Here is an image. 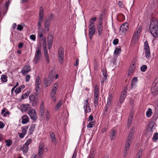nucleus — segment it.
<instances>
[{
  "mask_svg": "<svg viewBox=\"0 0 158 158\" xmlns=\"http://www.w3.org/2000/svg\"><path fill=\"white\" fill-rule=\"evenodd\" d=\"M152 18L149 27V30L155 38H158V22L156 19Z\"/></svg>",
  "mask_w": 158,
  "mask_h": 158,
  "instance_id": "nucleus-1",
  "label": "nucleus"
},
{
  "mask_svg": "<svg viewBox=\"0 0 158 158\" xmlns=\"http://www.w3.org/2000/svg\"><path fill=\"white\" fill-rule=\"evenodd\" d=\"M151 91L152 94L154 97L158 94V78H156L153 82Z\"/></svg>",
  "mask_w": 158,
  "mask_h": 158,
  "instance_id": "nucleus-2",
  "label": "nucleus"
},
{
  "mask_svg": "<svg viewBox=\"0 0 158 158\" xmlns=\"http://www.w3.org/2000/svg\"><path fill=\"white\" fill-rule=\"evenodd\" d=\"M38 95L37 93H35L33 95H30L29 99L30 102L32 103V106L35 107L39 104Z\"/></svg>",
  "mask_w": 158,
  "mask_h": 158,
  "instance_id": "nucleus-3",
  "label": "nucleus"
},
{
  "mask_svg": "<svg viewBox=\"0 0 158 158\" xmlns=\"http://www.w3.org/2000/svg\"><path fill=\"white\" fill-rule=\"evenodd\" d=\"M50 21L49 19L46 18H45L44 22V31L47 33L49 31Z\"/></svg>",
  "mask_w": 158,
  "mask_h": 158,
  "instance_id": "nucleus-4",
  "label": "nucleus"
},
{
  "mask_svg": "<svg viewBox=\"0 0 158 158\" xmlns=\"http://www.w3.org/2000/svg\"><path fill=\"white\" fill-rule=\"evenodd\" d=\"M28 114L32 119L35 121L37 119V117L35 110L33 109H30L28 110Z\"/></svg>",
  "mask_w": 158,
  "mask_h": 158,
  "instance_id": "nucleus-5",
  "label": "nucleus"
},
{
  "mask_svg": "<svg viewBox=\"0 0 158 158\" xmlns=\"http://www.w3.org/2000/svg\"><path fill=\"white\" fill-rule=\"evenodd\" d=\"M41 55V51L36 50L33 59L34 61L35 64H37L39 61Z\"/></svg>",
  "mask_w": 158,
  "mask_h": 158,
  "instance_id": "nucleus-6",
  "label": "nucleus"
},
{
  "mask_svg": "<svg viewBox=\"0 0 158 158\" xmlns=\"http://www.w3.org/2000/svg\"><path fill=\"white\" fill-rule=\"evenodd\" d=\"M31 71L30 66L28 65H27L24 66L21 71L23 76H25L26 74Z\"/></svg>",
  "mask_w": 158,
  "mask_h": 158,
  "instance_id": "nucleus-7",
  "label": "nucleus"
},
{
  "mask_svg": "<svg viewBox=\"0 0 158 158\" xmlns=\"http://www.w3.org/2000/svg\"><path fill=\"white\" fill-rule=\"evenodd\" d=\"M53 35L52 33H49L48 36V48L49 49L52 46L53 41Z\"/></svg>",
  "mask_w": 158,
  "mask_h": 158,
  "instance_id": "nucleus-8",
  "label": "nucleus"
},
{
  "mask_svg": "<svg viewBox=\"0 0 158 158\" xmlns=\"http://www.w3.org/2000/svg\"><path fill=\"white\" fill-rule=\"evenodd\" d=\"M88 98L84 101V108L85 110V112L86 113L89 112L91 111L90 108L89 106V104L88 102Z\"/></svg>",
  "mask_w": 158,
  "mask_h": 158,
  "instance_id": "nucleus-9",
  "label": "nucleus"
},
{
  "mask_svg": "<svg viewBox=\"0 0 158 158\" xmlns=\"http://www.w3.org/2000/svg\"><path fill=\"white\" fill-rule=\"evenodd\" d=\"M128 24L127 23H125L120 26V31L122 33H125L128 29Z\"/></svg>",
  "mask_w": 158,
  "mask_h": 158,
  "instance_id": "nucleus-10",
  "label": "nucleus"
},
{
  "mask_svg": "<svg viewBox=\"0 0 158 158\" xmlns=\"http://www.w3.org/2000/svg\"><path fill=\"white\" fill-rule=\"evenodd\" d=\"M89 37L90 39H91L95 32V27H93V26L89 27Z\"/></svg>",
  "mask_w": 158,
  "mask_h": 158,
  "instance_id": "nucleus-11",
  "label": "nucleus"
},
{
  "mask_svg": "<svg viewBox=\"0 0 158 158\" xmlns=\"http://www.w3.org/2000/svg\"><path fill=\"white\" fill-rule=\"evenodd\" d=\"M44 152V146L42 143L40 144L38 148V155L39 157H41Z\"/></svg>",
  "mask_w": 158,
  "mask_h": 158,
  "instance_id": "nucleus-12",
  "label": "nucleus"
},
{
  "mask_svg": "<svg viewBox=\"0 0 158 158\" xmlns=\"http://www.w3.org/2000/svg\"><path fill=\"white\" fill-rule=\"evenodd\" d=\"M57 88L58 85L56 83H55L54 84V86L52 88V90L51 94V96L52 98L55 97V95L56 93Z\"/></svg>",
  "mask_w": 158,
  "mask_h": 158,
  "instance_id": "nucleus-13",
  "label": "nucleus"
},
{
  "mask_svg": "<svg viewBox=\"0 0 158 158\" xmlns=\"http://www.w3.org/2000/svg\"><path fill=\"white\" fill-rule=\"evenodd\" d=\"M41 80L39 76H37L35 82V86L36 88V91H38V89H40L39 85L41 84Z\"/></svg>",
  "mask_w": 158,
  "mask_h": 158,
  "instance_id": "nucleus-14",
  "label": "nucleus"
},
{
  "mask_svg": "<svg viewBox=\"0 0 158 158\" xmlns=\"http://www.w3.org/2000/svg\"><path fill=\"white\" fill-rule=\"evenodd\" d=\"M116 133L117 131L115 129H113L111 130L110 134V138L111 141L115 138Z\"/></svg>",
  "mask_w": 158,
  "mask_h": 158,
  "instance_id": "nucleus-15",
  "label": "nucleus"
},
{
  "mask_svg": "<svg viewBox=\"0 0 158 158\" xmlns=\"http://www.w3.org/2000/svg\"><path fill=\"white\" fill-rule=\"evenodd\" d=\"M22 123L23 124L27 123L29 121V118L26 115H24L22 118Z\"/></svg>",
  "mask_w": 158,
  "mask_h": 158,
  "instance_id": "nucleus-16",
  "label": "nucleus"
},
{
  "mask_svg": "<svg viewBox=\"0 0 158 158\" xmlns=\"http://www.w3.org/2000/svg\"><path fill=\"white\" fill-rule=\"evenodd\" d=\"M97 20V17H94L93 18H91L89 20V24L88 27L89 28L90 27H91L93 26V27H95L94 26V22L95 21Z\"/></svg>",
  "mask_w": 158,
  "mask_h": 158,
  "instance_id": "nucleus-17",
  "label": "nucleus"
},
{
  "mask_svg": "<svg viewBox=\"0 0 158 158\" xmlns=\"http://www.w3.org/2000/svg\"><path fill=\"white\" fill-rule=\"evenodd\" d=\"M110 105L106 104L104 109L103 112V116H106L107 114L108 108L110 107Z\"/></svg>",
  "mask_w": 158,
  "mask_h": 158,
  "instance_id": "nucleus-18",
  "label": "nucleus"
},
{
  "mask_svg": "<svg viewBox=\"0 0 158 158\" xmlns=\"http://www.w3.org/2000/svg\"><path fill=\"white\" fill-rule=\"evenodd\" d=\"M102 23H100L98 26V35H100L102 34Z\"/></svg>",
  "mask_w": 158,
  "mask_h": 158,
  "instance_id": "nucleus-19",
  "label": "nucleus"
},
{
  "mask_svg": "<svg viewBox=\"0 0 158 158\" xmlns=\"http://www.w3.org/2000/svg\"><path fill=\"white\" fill-rule=\"evenodd\" d=\"M102 74L103 76V82H104L107 79V70L106 69H103V70H102Z\"/></svg>",
  "mask_w": 158,
  "mask_h": 158,
  "instance_id": "nucleus-20",
  "label": "nucleus"
},
{
  "mask_svg": "<svg viewBox=\"0 0 158 158\" xmlns=\"http://www.w3.org/2000/svg\"><path fill=\"white\" fill-rule=\"evenodd\" d=\"M52 81V79L47 80L46 78H45L44 79V84L46 85V86L47 87L50 85Z\"/></svg>",
  "mask_w": 158,
  "mask_h": 158,
  "instance_id": "nucleus-21",
  "label": "nucleus"
},
{
  "mask_svg": "<svg viewBox=\"0 0 158 158\" xmlns=\"http://www.w3.org/2000/svg\"><path fill=\"white\" fill-rule=\"evenodd\" d=\"M30 92V90H28L27 92L23 94L21 98L20 99V100H21L27 98L28 97Z\"/></svg>",
  "mask_w": 158,
  "mask_h": 158,
  "instance_id": "nucleus-22",
  "label": "nucleus"
},
{
  "mask_svg": "<svg viewBox=\"0 0 158 158\" xmlns=\"http://www.w3.org/2000/svg\"><path fill=\"white\" fill-rule=\"evenodd\" d=\"M22 150L24 154L27 153L29 150L28 146L24 144L22 147Z\"/></svg>",
  "mask_w": 158,
  "mask_h": 158,
  "instance_id": "nucleus-23",
  "label": "nucleus"
},
{
  "mask_svg": "<svg viewBox=\"0 0 158 158\" xmlns=\"http://www.w3.org/2000/svg\"><path fill=\"white\" fill-rule=\"evenodd\" d=\"M154 124L153 123L151 122L148 125V131L149 132H152V129L154 127Z\"/></svg>",
  "mask_w": 158,
  "mask_h": 158,
  "instance_id": "nucleus-24",
  "label": "nucleus"
},
{
  "mask_svg": "<svg viewBox=\"0 0 158 158\" xmlns=\"http://www.w3.org/2000/svg\"><path fill=\"white\" fill-rule=\"evenodd\" d=\"M22 106L23 110L24 111H27L28 109L30 107V105L28 104H23Z\"/></svg>",
  "mask_w": 158,
  "mask_h": 158,
  "instance_id": "nucleus-25",
  "label": "nucleus"
},
{
  "mask_svg": "<svg viewBox=\"0 0 158 158\" xmlns=\"http://www.w3.org/2000/svg\"><path fill=\"white\" fill-rule=\"evenodd\" d=\"M142 29V26H140L138 28V29L137 30L136 32V33H135V34L133 36V37H135L137 39L138 38L139 35H138V33H140V31Z\"/></svg>",
  "mask_w": 158,
  "mask_h": 158,
  "instance_id": "nucleus-26",
  "label": "nucleus"
},
{
  "mask_svg": "<svg viewBox=\"0 0 158 158\" xmlns=\"http://www.w3.org/2000/svg\"><path fill=\"white\" fill-rule=\"evenodd\" d=\"M50 137L52 141L54 142L56 141L55 135L53 132L50 133Z\"/></svg>",
  "mask_w": 158,
  "mask_h": 158,
  "instance_id": "nucleus-27",
  "label": "nucleus"
},
{
  "mask_svg": "<svg viewBox=\"0 0 158 158\" xmlns=\"http://www.w3.org/2000/svg\"><path fill=\"white\" fill-rule=\"evenodd\" d=\"M152 113V110L150 108H148V110L146 112V115L148 117H150L151 116Z\"/></svg>",
  "mask_w": 158,
  "mask_h": 158,
  "instance_id": "nucleus-28",
  "label": "nucleus"
},
{
  "mask_svg": "<svg viewBox=\"0 0 158 158\" xmlns=\"http://www.w3.org/2000/svg\"><path fill=\"white\" fill-rule=\"evenodd\" d=\"M44 57L48 62V63H49L50 62L49 57L48 54V50L45 51H44Z\"/></svg>",
  "mask_w": 158,
  "mask_h": 158,
  "instance_id": "nucleus-29",
  "label": "nucleus"
},
{
  "mask_svg": "<svg viewBox=\"0 0 158 158\" xmlns=\"http://www.w3.org/2000/svg\"><path fill=\"white\" fill-rule=\"evenodd\" d=\"M121 51V47L120 46H118V48H116L114 51V53L115 55H119Z\"/></svg>",
  "mask_w": 158,
  "mask_h": 158,
  "instance_id": "nucleus-30",
  "label": "nucleus"
},
{
  "mask_svg": "<svg viewBox=\"0 0 158 158\" xmlns=\"http://www.w3.org/2000/svg\"><path fill=\"white\" fill-rule=\"evenodd\" d=\"M135 63H132V64L130 65L129 69V71L131 73H132L134 71L135 69Z\"/></svg>",
  "mask_w": 158,
  "mask_h": 158,
  "instance_id": "nucleus-31",
  "label": "nucleus"
},
{
  "mask_svg": "<svg viewBox=\"0 0 158 158\" xmlns=\"http://www.w3.org/2000/svg\"><path fill=\"white\" fill-rule=\"evenodd\" d=\"M113 99V95L112 94H109V97L108 98L107 102V104L109 105H110L111 101Z\"/></svg>",
  "mask_w": 158,
  "mask_h": 158,
  "instance_id": "nucleus-32",
  "label": "nucleus"
},
{
  "mask_svg": "<svg viewBox=\"0 0 158 158\" xmlns=\"http://www.w3.org/2000/svg\"><path fill=\"white\" fill-rule=\"evenodd\" d=\"M63 101L62 100H60L58 103L55 106V109L56 110H58V109L61 106L62 104Z\"/></svg>",
  "mask_w": 158,
  "mask_h": 158,
  "instance_id": "nucleus-33",
  "label": "nucleus"
},
{
  "mask_svg": "<svg viewBox=\"0 0 158 158\" xmlns=\"http://www.w3.org/2000/svg\"><path fill=\"white\" fill-rule=\"evenodd\" d=\"M135 127H132V129L130 130V133H129L128 137H129L132 138L133 136L134 132L135 131Z\"/></svg>",
  "mask_w": 158,
  "mask_h": 158,
  "instance_id": "nucleus-34",
  "label": "nucleus"
},
{
  "mask_svg": "<svg viewBox=\"0 0 158 158\" xmlns=\"http://www.w3.org/2000/svg\"><path fill=\"white\" fill-rule=\"evenodd\" d=\"M58 55L59 62L60 64H61L63 62V60H64V55H61L60 54H58Z\"/></svg>",
  "mask_w": 158,
  "mask_h": 158,
  "instance_id": "nucleus-35",
  "label": "nucleus"
},
{
  "mask_svg": "<svg viewBox=\"0 0 158 158\" xmlns=\"http://www.w3.org/2000/svg\"><path fill=\"white\" fill-rule=\"evenodd\" d=\"M7 77L6 75L3 74L1 76V80L4 82H6L7 81Z\"/></svg>",
  "mask_w": 158,
  "mask_h": 158,
  "instance_id": "nucleus-36",
  "label": "nucleus"
},
{
  "mask_svg": "<svg viewBox=\"0 0 158 158\" xmlns=\"http://www.w3.org/2000/svg\"><path fill=\"white\" fill-rule=\"evenodd\" d=\"M35 124H32L31 125V126L30 127L29 131V134H32V133L34 131L35 127Z\"/></svg>",
  "mask_w": 158,
  "mask_h": 158,
  "instance_id": "nucleus-37",
  "label": "nucleus"
},
{
  "mask_svg": "<svg viewBox=\"0 0 158 158\" xmlns=\"http://www.w3.org/2000/svg\"><path fill=\"white\" fill-rule=\"evenodd\" d=\"M145 55L147 58H149L150 56V49L145 50Z\"/></svg>",
  "mask_w": 158,
  "mask_h": 158,
  "instance_id": "nucleus-38",
  "label": "nucleus"
},
{
  "mask_svg": "<svg viewBox=\"0 0 158 158\" xmlns=\"http://www.w3.org/2000/svg\"><path fill=\"white\" fill-rule=\"evenodd\" d=\"M44 16V10L43 7L42 6L40 7L39 17H43Z\"/></svg>",
  "mask_w": 158,
  "mask_h": 158,
  "instance_id": "nucleus-39",
  "label": "nucleus"
},
{
  "mask_svg": "<svg viewBox=\"0 0 158 158\" xmlns=\"http://www.w3.org/2000/svg\"><path fill=\"white\" fill-rule=\"evenodd\" d=\"M144 50L150 49L148 45V42L147 40H146L144 42Z\"/></svg>",
  "mask_w": 158,
  "mask_h": 158,
  "instance_id": "nucleus-40",
  "label": "nucleus"
},
{
  "mask_svg": "<svg viewBox=\"0 0 158 158\" xmlns=\"http://www.w3.org/2000/svg\"><path fill=\"white\" fill-rule=\"evenodd\" d=\"M45 116L46 121H49L50 117V114L48 110H47L45 112Z\"/></svg>",
  "mask_w": 158,
  "mask_h": 158,
  "instance_id": "nucleus-41",
  "label": "nucleus"
},
{
  "mask_svg": "<svg viewBox=\"0 0 158 158\" xmlns=\"http://www.w3.org/2000/svg\"><path fill=\"white\" fill-rule=\"evenodd\" d=\"M152 139L153 141L155 142H156L158 139V133H156L154 134Z\"/></svg>",
  "mask_w": 158,
  "mask_h": 158,
  "instance_id": "nucleus-42",
  "label": "nucleus"
},
{
  "mask_svg": "<svg viewBox=\"0 0 158 158\" xmlns=\"http://www.w3.org/2000/svg\"><path fill=\"white\" fill-rule=\"evenodd\" d=\"M147 69V66L146 65H143L140 67V70L142 72H144Z\"/></svg>",
  "mask_w": 158,
  "mask_h": 158,
  "instance_id": "nucleus-43",
  "label": "nucleus"
},
{
  "mask_svg": "<svg viewBox=\"0 0 158 158\" xmlns=\"http://www.w3.org/2000/svg\"><path fill=\"white\" fill-rule=\"evenodd\" d=\"M46 18L49 19L51 21V20H53L54 18V15L52 13H51L50 15L48 16Z\"/></svg>",
  "mask_w": 158,
  "mask_h": 158,
  "instance_id": "nucleus-44",
  "label": "nucleus"
},
{
  "mask_svg": "<svg viewBox=\"0 0 158 158\" xmlns=\"http://www.w3.org/2000/svg\"><path fill=\"white\" fill-rule=\"evenodd\" d=\"M94 93H99V89L98 85H95L94 88Z\"/></svg>",
  "mask_w": 158,
  "mask_h": 158,
  "instance_id": "nucleus-45",
  "label": "nucleus"
},
{
  "mask_svg": "<svg viewBox=\"0 0 158 158\" xmlns=\"http://www.w3.org/2000/svg\"><path fill=\"white\" fill-rule=\"evenodd\" d=\"M5 143H6V145L7 146H10L12 143V141L10 139L6 140Z\"/></svg>",
  "mask_w": 158,
  "mask_h": 158,
  "instance_id": "nucleus-46",
  "label": "nucleus"
},
{
  "mask_svg": "<svg viewBox=\"0 0 158 158\" xmlns=\"http://www.w3.org/2000/svg\"><path fill=\"white\" fill-rule=\"evenodd\" d=\"M61 54V55L64 54V50L62 47L60 48L58 52V54Z\"/></svg>",
  "mask_w": 158,
  "mask_h": 158,
  "instance_id": "nucleus-47",
  "label": "nucleus"
},
{
  "mask_svg": "<svg viewBox=\"0 0 158 158\" xmlns=\"http://www.w3.org/2000/svg\"><path fill=\"white\" fill-rule=\"evenodd\" d=\"M94 121L91 122L87 125L88 128H92L94 125Z\"/></svg>",
  "mask_w": 158,
  "mask_h": 158,
  "instance_id": "nucleus-48",
  "label": "nucleus"
},
{
  "mask_svg": "<svg viewBox=\"0 0 158 158\" xmlns=\"http://www.w3.org/2000/svg\"><path fill=\"white\" fill-rule=\"evenodd\" d=\"M133 114L131 113L129 115V116L128 119V121L132 122L133 120Z\"/></svg>",
  "mask_w": 158,
  "mask_h": 158,
  "instance_id": "nucleus-49",
  "label": "nucleus"
},
{
  "mask_svg": "<svg viewBox=\"0 0 158 158\" xmlns=\"http://www.w3.org/2000/svg\"><path fill=\"white\" fill-rule=\"evenodd\" d=\"M98 98H94V106L96 107L98 104Z\"/></svg>",
  "mask_w": 158,
  "mask_h": 158,
  "instance_id": "nucleus-50",
  "label": "nucleus"
},
{
  "mask_svg": "<svg viewBox=\"0 0 158 158\" xmlns=\"http://www.w3.org/2000/svg\"><path fill=\"white\" fill-rule=\"evenodd\" d=\"M130 144L126 142L125 147V151L128 152Z\"/></svg>",
  "mask_w": 158,
  "mask_h": 158,
  "instance_id": "nucleus-51",
  "label": "nucleus"
},
{
  "mask_svg": "<svg viewBox=\"0 0 158 158\" xmlns=\"http://www.w3.org/2000/svg\"><path fill=\"white\" fill-rule=\"evenodd\" d=\"M41 40L43 41V45L44 47L47 46L46 37H44L41 39Z\"/></svg>",
  "mask_w": 158,
  "mask_h": 158,
  "instance_id": "nucleus-52",
  "label": "nucleus"
},
{
  "mask_svg": "<svg viewBox=\"0 0 158 158\" xmlns=\"http://www.w3.org/2000/svg\"><path fill=\"white\" fill-rule=\"evenodd\" d=\"M127 92L125 89L123 90L121 93V96H124V97L126 98L127 96Z\"/></svg>",
  "mask_w": 158,
  "mask_h": 158,
  "instance_id": "nucleus-53",
  "label": "nucleus"
},
{
  "mask_svg": "<svg viewBox=\"0 0 158 158\" xmlns=\"http://www.w3.org/2000/svg\"><path fill=\"white\" fill-rule=\"evenodd\" d=\"M158 118V114H155L152 117V120L153 121H156Z\"/></svg>",
  "mask_w": 158,
  "mask_h": 158,
  "instance_id": "nucleus-54",
  "label": "nucleus"
},
{
  "mask_svg": "<svg viewBox=\"0 0 158 158\" xmlns=\"http://www.w3.org/2000/svg\"><path fill=\"white\" fill-rule=\"evenodd\" d=\"M32 142V140L31 139H28L26 142L24 144L25 145H27L28 146V145Z\"/></svg>",
  "mask_w": 158,
  "mask_h": 158,
  "instance_id": "nucleus-55",
  "label": "nucleus"
},
{
  "mask_svg": "<svg viewBox=\"0 0 158 158\" xmlns=\"http://www.w3.org/2000/svg\"><path fill=\"white\" fill-rule=\"evenodd\" d=\"M118 40L117 38H115L113 40V44L114 45H116L118 44Z\"/></svg>",
  "mask_w": 158,
  "mask_h": 158,
  "instance_id": "nucleus-56",
  "label": "nucleus"
},
{
  "mask_svg": "<svg viewBox=\"0 0 158 158\" xmlns=\"http://www.w3.org/2000/svg\"><path fill=\"white\" fill-rule=\"evenodd\" d=\"M44 110H40L39 115L40 116V117H43L44 115Z\"/></svg>",
  "mask_w": 158,
  "mask_h": 158,
  "instance_id": "nucleus-57",
  "label": "nucleus"
},
{
  "mask_svg": "<svg viewBox=\"0 0 158 158\" xmlns=\"http://www.w3.org/2000/svg\"><path fill=\"white\" fill-rule=\"evenodd\" d=\"M19 85V83L18 82H16V85H15V86H14L13 88H12L11 90V94H12L13 93V91L14 90L15 88L17 87V86Z\"/></svg>",
  "mask_w": 158,
  "mask_h": 158,
  "instance_id": "nucleus-58",
  "label": "nucleus"
},
{
  "mask_svg": "<svg viewBox=\"0 0 158 158\" xmlns=\"http://www.w3.org/2000/svg\"><path fill=\"white\" fill-rule=\"evenodd\" d=\"M23 29V27L21 25L19 24L18 25L17 30L19 31H21Z\"/></svg>",
  "mask_w": 158,
  "mask_h": 158,
  "instance_id": "nucleus-59",
  "label": "nucleus"
},
{
  "mask_svg": "<svg viewBox=\"0 0 158 158\" xmlns=\"http://www.w3.org/2000/svg\"><path fill=\"white\" fill-rule=\"evenodd\" d=\"M125 98L124 97V96H122L120 95L119 100L120 103H122L123 102Z\"/></svg>",
  "mask_w": 158,
  "mask_h": 158,
  "instance_id": "nucleus-60",
  "label": "nucleus"
},
{
  "mask_svg": "<svg viewBox=\"0 0 158 158\" xmlns=\"http://www.w3.org/2000/svg\"><path fill=\"white\" fill-rule=\"evenodd\" d=\"M21 92L20 87H18L15 90V93L16 94H19Z\"/></svg>",
  "mask_w": 158,
  "mask_h": 158,
  "instance_id": "nucleus-61",
  "label": "nucleus"
},
{
  "mask_svg": "<svg viewBox=\"0 0 158 158\" xmlns=\"http://www.w3.org/2000/svg\"><path fill=\"white\" fill-rule=\"evenodd\" d=\"M134 100L132 98H130L129 100V104L131 105H133L134 103Z\"/></svg>",
  "mask_w": 158,
  "mask_h": 158,
  "instance_id": "nucleus-62",
  "label": "nucleus"
},
{
  "mask_svg": "<svg viewBox=\"0 0 158 158\" xmlns=\"http://www.w3.org/2000/svg\"><path fill=\"white\" fill-rule=\"evenodd\" d=\"M30 38L33 41H35L36 39L35 36L34 35H31L30 36Z\"/></svg>",
  "mask_w": 158,
  "mask_h": 158,
  "instance_id": "nucleus-63",
  "label": "nucleus"
},
{
  "mask_svg": "<svg viewBox=\"0 0 158 158\" xmlns=\"http://www.w3.org/2000/svg\"><path fill=\"white\" fill-rule=\"evenodd\" d=\"M41 43H39L37 45V48L36 50L41 51Z\"/></svg>",
  "mask_w": 158,
  "mask_h": 158,
  "instance_id": "nucleus-64",
  "label": "nucleus"
}]
</instances>
